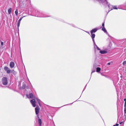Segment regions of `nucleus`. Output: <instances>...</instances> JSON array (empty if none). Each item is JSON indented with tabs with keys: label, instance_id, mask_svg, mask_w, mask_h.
<instances>
[{
	"label": "nucleus",
	"instance_id": "7ed1b4c3",
	"mask_svg": "<svg viewBox=\"0 0 126 126\" xmlns=\"http://www.w3.org/2000/svg\"><path fill=\"white\" fill-rule=\"evenodd\" d=\"M4 70L7 73L9 74L10 73H12V71L7 66H5L4 68Z\"/></svg>",
	"mask_w": 126,
	"mask_h": 126
},
{
	"label": "nucleus",
	"instance_id": "2eb2a0df",
	"mask_svg": "<svg viewBox=\"0 0 126 126\" xmlns=\"http://www.w3.org/2000/svg\"><path fill=\"white\" fill-rule=\"evenodd\" d=\"M12 10L11 8H10L8 9V12L9 14H10Z\"/></svg>",
	"mask_w": 126,
	"mask_h": 126
},
{
	"label": "nucleus",
	"instance_id": "393cba45",
	"mask_svg": "<svg viewBox=\"0 0 126 126\" xmlns=\"http://www.w3.org/2000/svg\"><path fill=\"white\" fill-rule=\"evenodd\" d=\"M126 63V61H124L123 62V65H125V64Z\"/></svg>",
	"mask_w": 126,
	"mask_h": 126
},
{
	"label": "nucleus",
	"instance_id": "ddd939ff",
	"mask_svg": "<svg viewBox=\"0 0 126 126\" xmlns=\"http://www.w3.org/2000/svg\"><path fill=\"white\" fill-rule=\"evenodd\" d=\"M30 97L31 98H34V95L32 93H30L29 94Z\"/></svg>",
	"mask_w": 126,
	"mask_h": 126
},
{
	"label": "nucleus",
	"instance_id": "473e14b6",
	"mask_svg": "<svg viewBox=\"0 0 126 126\" xmlns=\"http://www.w3.org/2000/svg\"><path fill=\"white\" fill-rule=\"evenodd\" d=\"M66 105H64V106ZM63 106H64V105Z\"/></svg>",
	"mask_w": 126,
	"mask_h": 126
},
{
	"label": "nucleus",
	"instance_id": "423d86ee",
	"mask_svg": "<svg viewBox=\"0 0 126 126\" xmlns=\"http://www.w3.org/2000/svg\"><path fill=\"white\" fill-rule=\"evenodd\" d=\"M93 40L94 44V49L95 48H96L97 49V50L100 51V49L97 47V46L96 44L94 41V40Z\"/></svg>",
	"mask_w": 126,
	"mask_h": 126
},
{
	"label": "nucleus",
	"instance_id": "c756f323",
	"mask_svg": "<svg viewBox=\"0 0 126 126\" xmlns=\"http://www.w3.org/2000/svg\"><path fill=\"white\" fill-rule=\"evenodd\" d=\"M108 65H110V63H108Z\"/></svg>",
	"mask_w": 126,
	"mask_h": 126
},
{
	"label": "nucleus",
	"instance_id": "c85d7f7f",
	"mask_svg": "<svg viewBox=\"0 0 126 126\" xmlns=\"http://www.w3.org/2000/svg\"><path fill=\"white\" fill-rule=\"evenodd\" d=\"M95 71H92V73H91V75L92 74V73H93V72H94Z\"/></svg>",
	"mask_w": 126,
	"mask_h": 126
},
{
	"label": "nucleus",
	"instance_id": "4be33fe9",
	"mask_svg": "<svg viewBox=\"0 0 126 126\" xmlns=\"http://www.w3.org/2000/svg\"><path fill=\"white\" fill-rule=\"evenodd\" d=\"M97 66L96 64V63H95L94 64L93 67L94 68H96Z\"/></svg>",
	"mask_w": 126,
	"mask_h": 126
},
{
	"label": "nucleus",
	"instance_id": "bb28decb",
	"mask_svg": "<svg viewBox=\"0 0 126 126\" xmlns=\"http://www.w3.org/2000/svg\"><path fill=\"white\" fill-rule=\"evenodd\" d=\"M86 85L84 87V89L83 90V91H84L85 89L86 88Z\"/></svg>",
	"mask_w": 126,
	"mask_h": 126
},
{
	"label": "nucleus",
	"instance_id": "20e7f679",
	"mask_svg": "<svg viewBox=\"0 0 126 126\" xmlns=\"http://www.w3.org/2000/svg\"><path fill=\"white\" fill-rule=\"evenodd\" d=\"M30 102L33 107H35L36 106V101L34 99H33L31 100Z\"/></svg>",
	"mask_w": 126,
	"mask_h": 126
},
{
	"label": "nucleus",
	"instance_id": "0eeeda50",
	"mask_svg": "<svg viewBox=\"0 0 126 126\" xmlns=\"http://www.w3.org/2000/svg\"><path fill=\"white\" fill-rule=\"evenodd\" d=\"M98 30V29L97 28H95L93 29L90 32L92 34V33H93L95 32Z\"/></svg>",
	"mask_w": 126,
	"mask_h": 126
},
{
	"label": "nucleus",
	"instance_id": "39448f33",
	"mask_svg": "<svg viewBox=\"0 0 126 126\" xmlns=\"http://www.w3.org/2000/svg\"><path fill=\"white\" fill-rule=\"evenodd\" d=\"M35 111L36 114L37 115L38 118H39V117L38 115L39 112V108L38 107H36L35 108Z\"/></svg>",
	"mask_w": 126,
	"mask_h": 126
},
{
	"label": "nucleus",
	"instance_id": "a878e982",
	"mask_svg": "<svg viewBox=\"0 0 126 126\" xmlns=\"http://www.w3.org/2000/svg\"><path fill=\"white\" fill-rule=\"evenodd\" d=\"M3 44V42H1V45L2 46Z\"/></svg>",
	"mask_w": 126,
	"mask_h": 126
},
{
	"label": "nucleus",
	"instance_id": "7c9ffc66",
	"mask_svg": "<svg viewBox=\"0 0 126 126\" xmlns=\"http://www.w3.org/2000/svg\"><path fill=\"white\" fill-rule=\"evenodd\" d=\"M119 117V115L118 113V118Z\"/></svg>",
	"mask_w": 126,
	"mask_h": 126
},
{
	"label": "nucleus",
	"instance_id": "a211bd4d",
	"mask_svg": "<svg viewBox=\"0 0 126 126\" xmlns=\"http://www.w3.org/2000/svg\"><path fill=\"white\" fill-rule=\"evenodd\" d=\"M15 13L16 16H17L18 15V11L17 9H16L15 11Z\"/></svg>",
	"mask_w": 126,
	"mask_h": 126
},
{
	"label": "nucleus",
	"instance_id": "5701e85b",
	"mask_svg": "<svg viewBox=\"0 0 126 126\" xmlns=\"http://www.w3.org/2000/svg\"><path fill=\"white\" fill-rule=\"evenodd\" d=\"M104 24H105V22H103L102 24V26L103 27H104Z\"/></svg>",
	"mask_w": 126,
	"mask_h": 126
},
{
	"label": "nucleus",
	"instance_id": "9d476101",
	"mask_svg": "<svg viewBox=\"0 0 126 126\" xmlns=\"http://www.w3.org/2000/svg\"><path fill=\"white\" fill-rule=\"evenodd\" d=\"M99 52L101 54H105L107 53V51L104 50H100Z\"/></svg>",
	"mask_w": 126,
	"mask_h": 126
},
{
	"label": "nucleus",
	"instance_id": "6e6552de",
	"mask_svg": "<svg viewBox=\"0 0 126 126\" xmlns=\"http://www.w3.org/2000/svg\"><path fill=\"white\" fill-rule=\"evenodd\" d=\"M15 63L13 62H11L10 64V66L11 68H13L14 66Z\"/></svg>",
	"mask_w": 126,
	"mask_h": 126
},
{
	"label": "nucleus",
	"instance_id": "aec40b11",
	"mask_svg": "<svg viewBox=\"0 0 126 126\" xmlns=\"http://www.w3.org/2000/svg\"><path fill=\"white\" fill-rule=\"evenodd\" d=\"M20 22H18L17 23V26L18 27V28L19 27V26L20 24Z\"/></svg>",
	"mask_w": 126,
	"mask_h": 126
},
{
	"label": "nucleus",
	"instance_id": "f257e3e1",
	"mask_svg": "<svg viewBox=\"0 0 126 126\" xmlns=\"http://www.w3.org/2000/svg\"><path fill=\"white\" fill-rule=\"evenodd\" d=\"M2 83L4 85H6L8 84L7 79L6 77H3L2 79Z\"/></svg>",
	"mask_w": 126,
	"mask_h": 126
},
{
	"label": "nucleus",
	"instance_id": "b1692460",
	"mask_svg": "<svg viewBox=\"0 0 126 126\" xmlns=\"http://www.w3.org/2000/svg\"><path fill=\"white\" fill-rule=\"evenodd\" d=\"M118 124H116L115 125H114L113 126H118Z\"/></svg>",
	"mask_w": 126,
	"mask_h": 126
},
{
	"label": "nucleus",
	"instance_id": "4468645a",
	"mask_svg": "<svg viewBox=\"0 0 126 126\" xmlns=\"http://www.w3.org/2000/svg\"><path fill=\"white\" fill-rule=\"evenodd\" d=\"M101 70V68L100 67H98L96 68V71L97 72H99Z\"/></svg>",
	"mask_w": 126,
	"mask_h": 126
},
{
	"label": "nucleus",
	"instance_id": "f3484780",
	"mask_svg": "<svg viewBox=\"0 0 126 126\" xmlns=\"http://www.w3.org/2000/svg\"><path fill=\"white\" fill-rule=\"evenodd\" d=\"M102 30L105 32H107L105 27H102Z\"/></svg>",
	"mask_w": 126,
	"mask_h": 126
},
{
	"label": "nucleus",
	"instance_id": "cd10ccee",
	"mask_svg": "<svg viewBox=\"0 0 126 126\" xmlns=\"http://www.w3.org/2000/svg\"><path fill=\"white\" fill-rule=\"evenodd\" d=\"M123 123V122H121L120 123V124H122V123Z\"/></svg>",
	"mask_w": 126,
	"mask_h": 126
},
{
	"label": "nucleus",
	"instance_id": "f03ea898",
	"mask_svg": "<svg viewBox=\"0 0 126 126\" xmlns=\"http://www.w3.org/2000/svg\"><path fill=\"white\" fill-rule=\"evenodd\" d=\"M124 100L125 101L124 104V117L125 119H126V99L125 98Z\"/></svg>",
	"mask_w": 126,
	"mask_h": 126
},
{
	"label": "nucleus",
	"instance_id": "dca6fc26",
	"mask_svg": "<svg viewBox=\"0 0 126 126\" xmlns=\"http://www.w3.org/2000/svg\"><path fill=\"white\" fill-rule=\"evenodd\" d=\"M91 37H92V39H94L95 37V35L94 34L92 33L91 34Z\"/></svg>",
	"mask_w": 126,
	"mask_h": 126
},
{
	"label": "nucleus",
	"instance_id": "2f4dec72",
	"mask_svg": "<svg viewBox=\"0 0 126 126\" xmlns=\"http://www.w3.org/2000/svg\"><path fill=\"white\" fill-rule=\"evenodd\" d=\"M26 96H28V94H27L26 95Z\"/></svg>",
	"mask_w": 126,
	"mask_h": 126
},
{
	"label": "nucleus",
	"instance_id": "6ab92c4d",
	"mask_svg": "<svg viewBox=\"0 0 126 126\" xmlns=\"http://www.w3.org/2000/svg\"><path fill=\"white\" fill-rule=\"evenodd\" d=\"M114 9H117V6H113L112 7Z\"/></svg>",
	"mask_w": 126,
	"mask_h": 126
},
{
	"label": "nucleus",
	"instance_id": "1a4fd4ad",
	"mask_svg": "<svg viewBox=\"0 0 126 126\" xmlns=\"http://www.w3.org/2000/svg\"><path fill=\"white\" fill-rule=\"evenodd\" d=\"M35 99L38 102V104L39 105V106H41V104H40V102H41V100L39 99L38 98L36 97V98H35Z\"/></svg>",
	"mask_w": 126,
	"mask_h": 126
},
{
	"label": "nucleus",
	"instance_id": "9b49d317",
	"mask_svg": "<svg viewBox=\"0 0 126 126\" xmlns=\"http://www.w3.org/2000/svg\"><path fill=\"white\" fill-rule=\"evenodd\" d=\"M38 123L40 126H41L42 124V121L39 118L38 119Z\"/></svg>",
	"mask_w": 126,
	"mask_h": 126
},
{
	"label": "nucleus",
	"instance_id": "f8f14e48",
	"mask_svg": "<svg viewBox=\"0 0 126 126\" xmlns=\"http://www.w3.org/2000/svg\"><path fill=\"white\" fill-rule=\"evenodd\" d=\"M107 0H97L100 3L101 2V3H103L104 2V1H106V4H108V2L107 1Z\"/></svg>",
	"mask_w": 126,
	"mask_h": 126
},
{
	"label": "nucleus",
	"instance_id": "412c9836",
	"mask_svg": "<svg viewBox=\"0 0 126 126\" xmlns=\"http://www.w3.org/2000/svg\"><path fill=\"white\" fill-rule=\"evenodd\" d=\"M23 17H21L19 19V20H18V22H20V21H21V20L22 19V18H23Z\"/></svg>",
	"mask_w": 126,
	"mask_h": 126
}]
</instances>
